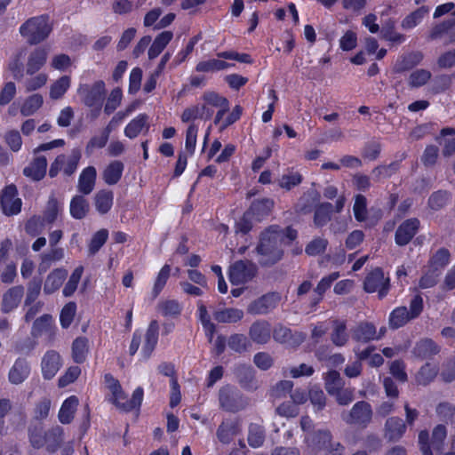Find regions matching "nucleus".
<instances>
[{
  "label": "nucleus",
  "instance_id": "nucleus-1",
  "mask_svg": "<svg viewBox=\"0 0 455 455\" xmlns=\"http://www.w3.org/2000/svg\"><path fill=\"white\" fill-rule=\"evenodd\" d=\"M104 383L108 390L110 392L108 401L117 409L124 411H130L140 406L144 395L142 387H137L134 390L132 398L129 399L123 390L118 379L114 378L112 374L107 373L104 375Z\"/></svg>",
  "mask_w": 455,
  "mask_h": 455
},
{
  "label": "nucleus",
  "instance_id": "nucleus-2",
  "mask_svg": "<svg viewBox=\"0 0 455 455\" xmlns=\"http://www.w3.org/2000/svg\"><path fill=\"white\" fill-rule=\"evenodd\" d=\"M281 236L282 234L277 226H272L262 233L259 243L256 248L260 256V264L272 265L282 259L283 251L281 247Z\"/></svg>",
  "mask_w": 455,
  "mask_h": 455
},
{
  "label": "nucleus",
  "instance_id": "nucleus-3",
  "mask_svg": "<svg viewBox=\"0 0 455 455\" xmlns=\"http://www.w3.org/2000/svg\"><path fill=\"white\" fill-rule=\"evenodd\" d=\"M52 30L49 17L36 16L26 20L20 28L21 36L29 44H38L44 41Z\"/></svg>",
  "mask_w": 455,
  "mask_h": 455
},
{
  "label": "nucleus",
  "instance_id": "nucleus-4",
  "mask_svg": "<svg viewBox=\"0 0 455 455\" xmlns=\"http://www.w3.org/2000/svg\"><path fill=\"white\" fill-rule=\"evenodd\" d=\"M77 93L81 97L82 102L92 108L90 116L92 119L99 116L103 100L106 96L105 83L101 80L96 81L92 85L80 84Z\"/></svg>",
  "mask_w": 455,
  "mask_h": 455
},
{
  "label": "nucleus",
  "instance_id": "nucleus-5",
  "mask_svg": "<svg viewBox=\"0 0 455 455\" xmlns=\"http://www.w3.org/2000/svg\"><path fill=\"white\" fill-rule=\"evenodd\" d=\"M80 159L81 152L79 149H73L69 156H58L51 164L49 170L50 177L57 176L60 172H63L68 176L72 175L76 171Z\"/></svg>",
  "mask_w": 455,
  "mask_h": 455
},
{
  "label": "nucleus",
  "instance_id": "nucleus-6",
  "mask_svg": "<svg viewBox=\"0 0 455 455\" xmlns=\"http://www.w3.org/2000/svg\"><path fill=\"white\" fill-rule=\"evenodd\" d=\"M305 442L310 451L324 449L327 450L329 455H341L342 453L343 448L339 443H337L334 449L328 450L331 442V434L326 430H319L315 433L307 435Z\"/></svg>",
  "mask_w": 455,
  "mask_h": 455
},
{
  "label": "nucleus",
  "instance_id": "nucleus-7",
  "mask_svg": "<svg viewBox=\"0 0 455 455\" xmlns=\"http://www.w3.org/2000/svg\"><path fill=\"white\" fill-rule=\"evenodd\" d=\"M387 332V328L382 326L379 330L370 322H361L352 329V338L354 340L361 343H367L373 340H379Z\"/></svg>",
  "mask_w": 455,
  "mask_h": 455
},
{
  "label": "nucleus",
  "instance_id": "nucleus-8",
  "mask_svg": "<svg viewBox=\"0 0 455 455\" xmlns=\"http://www.w3.org/2000/svg\"><path fill=\"white\" fill-rule=\"evenodd\" d=\"M257 273V267L251 261L239 260L229 268V280L233 284L245 283L251 281Z\"/></svg>",
  "mask_w": 455,
  "mask_h": 455
},
{
  "label": "nucleus",
  "instance_id": "nucleus-9",
  "mask_svg": "<svg viewBox=\"0 0 455 455\" xmlns=\"http://www.w3.org/2000/svg\"><path fill=\"white\" fill-rule=\"evenodd\" d=\"M388 278L385 276L380 268L372 270L364 280V291L366 292H378L379 298H384L388 291Z\"/></svg>",
  "mask_w": 455,
  "mask_h": 455
},
{
  "label": "nucleus",
  "instance_id": "nucleus-10",
  "mask_svg": "<svg viewBox=\"0 0 455 455\" xmlns=\"http://www.w3.org/2000/svg\"><path fill=\"white\" fill-rule=\"evenodd\" d=\"M371 406L364 401L355 403L350 412L343 417L347 423L362 427H366L371 422Z\"/></svg>",
  "mask_w": 455,
  "mask_h": 455
},
{
  "label": "nucleus",
  "instance_id": "nucleus-11",
  "mask_svg": "<svg viewBox=\"0 0 455 455\" xmlns=\"http://www.w3.org/2000/svg\"><path fill=\"white\" fill-rule=\"evenodd\" d=\"M0 204L5 215H14L20 212L21 200L18 197L15 186L10 185L2 191Z\"/></svg>",
  "mask_w": 455,
  "mask_h": 455
},
{
  "label": "nucleus",
  "instance_id": "nucleus-12",
  "mask_svg": "<svg viewBox=\"0 0 455 455\" xmlns=\"http://www.w3.org/2000/svg\"><path fill=\"white\" fill-rule=\"evenodd\" d=\"M62 366L61 357L55 350H48L41 360V370L44 379H52Z\"/></svg>",
  "mask_w": 455,
  "mask_h": 455
},
{
  "label": "nucleus",
  "instance_id": "nucleus-13",
  "mask_svg": "<svg viewBox=\"0 0 455 455\" xmlns=\"http://www.w3.org/2000/svg\"><path fill=\"white\" fill-rule=\"evenodd\" d=\"M281 297L278 293H268L253 301L248 307V313L251 315H265L277 307Z\"/></svg>",
  "mask_w": 455,
  "mask_h": 455
},
{
  "label": "nucleus",
  "instance_id": "nucleus-14",
  "mask_svg": "<svg viewBox=\"0 0 455 455\" xmlns=\"http://www.w3.org/2000/svg\"><path fill=\"white\" fill-rule=\"evenodd\" d=\"M30 373L29 362L25 358L19 357L9 370L8 380L12 385H20L29 377Z\"/></svg>",
  "mask_w": 455,
  "mask_h": 455
},
{
  "label": "nucleus",
  "instance_id": "nucleus-15",
  "mask_svg": "<svg viewBox=\"0 0 455 455\" xmlns=\"http://www.w3.org/2000/svg\"><path fill=\"white\" fill-rule=\"evenodd\" d=\"M419 227L418 219H410L403 221L395 232V243L400 245L407 244L416 235Z\"/></svg>",
  "mask_w": 455,
  "mask_h": 455
},
{
  "label": "nucleus",
  "instance_id": "nucleus-16",
  "mask_svg": "<svg viewBox=\"0 0 455 455\" xmlns=\"http://www.w3.org/2000/svg\"><path fill=\"white\" fill-rule=\"evenodd\" d=\"M159 325L156 320L149 323L145 333L144 343L141 348V354L145 359L152 355L158 341Z\"/></svg>",
  "mask_w": 455,
  "mask_h": 455
},
{
  "label": "nucleus",
  "instance_id": "nucleus-17",
  "mask_svg": "<svg viewBox=\"0 0 455 455\" xmlns=\"http://www.w3.org/2000/svg\"><path fill=\"white\" fill-rule=\"evenodd\" d=\"M201 99L203 102L199 104V107L204 109V116H205V120L211 119L213 116L214 109L221 106L227 100L224 96L212 91L204 92Z\"/></svg>",
  "mask_w": 455,
  "mask_h": 455
},
{
  "label": "nucleus",
  "instance_id": "nucleus-18",
  "mask_svg": "<svg viewBox=\"0 0 455 455\" xmlns=\"http://www.w3.org/2000/svg\"><path fill=\"white\" fill-rule=\"evenodd\" d=\"M48 57V51L45 48L38 47L32 51L27 60L26 72L28 75H33L39 71L46 63Z\"/></svg>",
  "mask_w": 455,
  "mask_h": 455
},
{
  "label": "nucleus",
  "instance_id": "nucleus-19",
  "mask_svg": "<svg viewBox=\"0 0 455 455\" xmlns=\"http://www.w3.org/2000/svg\"><path fill=\"white\" fill-rule=\"evenodd\" d=\"M149 129V117L147 114H140L132 119L124 128V135L129 139L138 137Z\"/></svg>",
  "mask_w": 455,
  "mask_h": 455
},
{
  "label": "nucleus",
  "instance_id": "nucleus-20",
  "mask_svg": "<svg viewBox=\"0 0 455 455\" xmlns=\"http://www.w3.org/2000/svg\"><path fill=\"white\" fill-rule=\"evenodd\" d=\"M23 295L24 289L22 286H13L10 288L3 295L2 311L6 314L14 310L20 303Z\"/></svg>",
  "mask_w": 455,
  "mask_h": 455
},
{
  "label": "nucleus",
  "instance_id": "nucleus-21",
  "mask_svg": "<svg viewBox=\"0 0 455 455\" xmlns=\"http://www.w3.org/2000/svg\"><path fill=\"white\" fill-rule=\"evenodd\" d=\"M249 336L253 342L259 344L267 343L271 337V326L264 320L256 321L249 330Z\"/></svg>",
  "mask_w": 455,
  "mask_h": 455
},
{
  "label": "nucleus",
  "instance_id": "nucleus-22",
  "mask_svg": "<svg viewBox=\"0 0 455 455\" xmlns=\"http://www.w3.org/2000/svg\"><path fill=\"white\" fill-rule=\"evenodd\" d=\"M97 171L93 166L84 168L78 178L77 189L83 195H89L95 187Z\"/></svg>",
  "mask_w": 455,
  "mask_h": 455
},
{
  "label": "nucleus",
  "instance_id": "nucleus-23",
  "mask_svg": "<svg viewBox=\"0 0 455 455\" xmlns=\"http://www.w3.org/2000/svg\"><path fill=\"white\" fill-rule=\"evenodd\" d=\"M68 272L64 268H55L46 276L44 284V292L52 294L60 289L67 278Z\"/></svg>",
  "mask_w": 455,
  "mask_h": 455
},
{
  "label": "nucleus",
  "instance_id": "nucleus-24",
  "mask_svg": "<svg viewBox=\"0 0 455 455\" xmlns=\"http://www.w3.org/2000/svg\"><path fill=\"white\" fill-rule=\"evenodd\" d=\"M406 431V424L398 417L388 418L385 424V436L390 441L400 439Z\"/></svg>",
  "mask_w": 455,
  "mask_h": 455
},
{
  "label": "nucleus",
  "instance_id": "nucleus-25",
  "mask_svg": "<svg viewBox=\"0 0 455 455\" xmlns=\"http://www.w3.org/2000/svg\"><path fill=\"white\" fill-rule=\"evenodd\" d=\"M47 160L44 156L36 157L26 168L23 173L33 180H42L46 173Z\"/></svg>",
  "mask_w": 455,
  "mask_h": 455
},
{
  "label": "nucleus",
  "instance_id": "nucleus-26",
  "mask_svg": "<svg viewBox=\"0 0 455 455\" xmlns=\"http://www.w3.org/2000/svg\"><path fill=\"white\" fill-rule=\"evenodd\" d=\"M172 38L173 33L172 31H163L158 34L148 48V59L154 60L159 56Z\"/></svg>",
  "mask_w": 455,
  "mask_h": 455
},
{
  "label": "nucleus",
  "instance_id": "nucleus-27",
  "mask_svg": "<svg viewBox=\"0 0 455 455\" xmlns=\"http://www.w3.org/2000/svg\"><path fill=\"white\" fill-rule=\"evenodd\" d=\"M124 165L121 161L115 160L110 162L102 172V179L108 185H115L122 178Z\"/></svg>",
  "mask_w": 455,
  "mask_h": 455
},
{
  "label": "nucleus",
  "instance_id": "nucleus-28",
  "mask_svg": "<svg viewBox=\"0 0 455 455\" xmlns=\"http://www.w3.org/2000/svg\"><path fill=\"white\" fill-rule=\"evenodd\" d=\"M349 339L345 321L336 320L333 322L331 340L337 347L345 346Z\"/></svg>",
  "mask_w": 455,
  "mask_h": 455
},
{
  "label": "nucleus",
  "instance_id": "nucleus-29",
  "mask_svg": "<svg viewBox=\"0 0 455 455\" xmlns=\"http://www.w3.org/2000/svg\"><path fill=\"white\" fill-rule=\"evenodd\" d=\"M64 250L60 247H52V249L40 255L39 271H46L50 266L57 261L61 260L64 258Z\"/></svg>",
  "mask_w": 455,
  "mask_h": 455
},
{
  "label": "nucleus",
  "instance_id": "nucleus-30",
  "mask_svg": "<svg viewBox=\"0 0 455 455\" xmlns=\"http://www.w3.org/2000/svg\"><path fill=\"white\" fill-rule=\"evenodd\" d=\"M114 194L109 190H100L95 194L94 204L96 210L100 214H105L109 212L113 205Z\"/></svg>",
  "mask_w": 455,
  "mask_h": 455
},
{
  "label": "nucleus",
  "instance_id": "nucleus-31",
  "mask_svg": "<svg viewBox=\"0 0 455 455\" xmlns=\"http://www.w3.org/2000/svg\"><path fill=\"white\" fill-rule=\"evenodd\" d=\"M429 12V9L427 6H421L414 12L408 14L402 21L401 27L405 30L412 29L420 24L423 19Z\"/></svg>",
  "mask_w": 455,
  "mask_h": 455
},
{
  "label": "nucleus",
  "instance_id": "nucleus-32",
  "mask_svg": "<svg viewBox=\"0 0 455 455\" xmlns=\"http://www.w3.org/2000/svg\"><path fill=\"white\" fill-rule=\"evenodd\" d=\"M53 325V318L51 315L45 314L37 318L32 326L31 335L34 338H37L44 333L52 334V329Z\"/></svg>",
  "mask_w": 455,
  "mask_h": 455
},
{
  "label": "nucleus",
  "instance_id": "nucleus-33",
  "mask_svg": "<svg viewBox=\"0 0 455 455\" xmlns=\"http://www.w3.org/2000/svg\"><path fill=\"white\" fill-rule=\"evenodd\" d=\"M77 405L78 399L75 395L67 398L59 411L60 421L63 424L69 423L74 417Z\"/></svg>",
  "mask_w": 455,
  "mask_h": 455
},
{
  "label": "nucleus",
  "instance_id": "nucleus-34",
  "mask_svg": "<svg viewBox=\"0 0 455 455\" xmlns=\"http://www.w3.org/2000/svg\"><path fill=\"white\" fill-rule=\"evenodd\" d=\"M389 326L392 329H398L412 320L406 307H398L389 315Z\"/></svg>",
  "mask_w": 455,
  "mask_h": 455
},
{
  "label": "nucleus",
  "instance_id": "nucleus-35",
  "mask_svg": "<svg viewBox=\"0 0 455 455\" xmlns=\"http://www.w3.org/2000/svg\"><path fill=\"white\" fill-rule=\"evenodd\" d=\"M89 212V204L83 196H75L70 202V214L74 219L81 220Z\"/></svg>",
  "mask_w": 455,
  "mask_h": 455
},
{
  "label": "nucleus",
  "instance_id": "nucleus-36",
  "mask_svg": "<svg viewBox=\"0 0 455 455\" xmlns=\"http://www.w3.org/2000/svg\"><path fill=\"white\" fill-rule=\"evenodd\" d=\"M324 387L329 395L335 394L344 386L339 371L331 370L323 375Z\"/></svg>",
  "mask_w": 455,
  "mask_h": 455
},
{
  "label": "nucleus",
  "instance_id": "nucleus-37",
  "mask_svg": "<svg viewBox=\"0 0 455 455\" xmlns=\"http://www.w3.org/2000/svg\"><path fill=\"white\" fill-rule=\"evenodd\" d=\"M239 432L238 425L232 421H224L219 427L217 436L223 443H229Z\"/></svg>",
  "mask_w": 455,
  "mask_h": 455
},
{
  "label": "nucleus",
  "instance_id": "nucleus-38",
  "mask_svg": "<svg viewBox=\"0 0 455 455\" xmlns=\"http://www.w3.org/2000/svg\"><path fill=\"white\" fill-rule=\"evenodd\" d=\"M234 64L228 63L222 60L211 59L204 61H200L196 65V71L198 72H216L224 69H228L233 67Z\"/></svg>",
  "mask_w": 455,
  "mask_h": 455
},
{
  "label": "nucleus",
  "instance_id": "nucleus-39",
  "mask_svg": "<svg viewBox=\"0 0 455 455\" xmlns=\"http://www.w3.org/2000/svg\"><path fill=\"white\" fill-rule=\"evenodd\" d=\"M44 103V98L39 93H35L28 97L23 102L20 112L23 116H28L36 113Z\"/></svg>",
  "mask_w": 455,
  "mask_h": 455
},
{
  "label": "nucleus",
  "instance_id": "nucleus-40",
  "mask_svg": "<svg viewBox=\"0 0 455 455\" xmlns=\"http://www.w3.org/2000/svg\"><path fill=\"white\" fill-rule=\"evenodd\" d=\"M71 84L70 77L68 76H63L57 79L50 88V97L52 100H59L63 97V95L69 89Z\"/></svg>",
  "mask_w": 455,
  "mask_h": 455
},
{
  "label": "nucleus",
  "instance_id": "nucleus-41",
  "mask_svg": "<svg viewBox=\"0 0 455 455\" xmlns=\"http://www.w3.org/2000/svg\"><path fill=\"white\" fill-rule=\"evenodd\" d=\"M88 354V340L85 338H77L72 344V357L77 363L85 361Z\"/></svg>",
  "mask_w": 455,
  "mask_h": 455
},
{
  "label": "nucleus",
  "instance_id": "nucleus-42",
  "mask_svg": "<svg viewBox=\"0 0 455 455\" xmlns=\"http://www.w3.org/2000/svg\"><path fill=\"white\" fill-rule=\"evenodd\" d=\"M243 317V312L238 308H226L215 312L214 318L220 323H236Z\"/></svg>",
  "mask_w": 455,
  "mask_h": 455
},
{
  "label": "nucleus",
  "instance_id": "nucleus-43",
  "mask_svg": "<svg viewBox=\"0 0 455 455\" xmlns=\"http://www.w3.org/2000/svg\"><path fill=\"white\" fill-rule=\"evenodd\" d=\"M413 352L419 357L427 358L437 354L439 348L433 340L424 339L417 343Z\"/></svg>",
  "mask_w": 455,
  "mask_h": 455
},
{
  "label": "nucleus",
  "instance_id": "nucleus-44",
  "mask_svg": "<svg viewBox=\"0 0 455 455\" xmlns=\"http://www.w3.org/2000/svg\"><path fill=\"white\" fill-rule=\"evenodd\" d=\"M302 180L303 177L299 172L288 171L281 176L278 180V185L285 190H291V188L299 186Z\"/></svg>",
  "mask_w": 455,
  "mask_h": 455
},
{
  "label": "nucleus",
  "instance_id": "nucleus-45",
  "mask_svg": "<svg viewBox=\"0 0 455 455\" xmlns=\"http://www.w3.org/2000/svg\"><path fill=\"white\" fill-rule=\"evenodd\" d=\"M83 273L84 267L82 266H79L74 269L62 291V293L65 297H70L75 293L78 283H80Z\"/></svg>",
  "mask_w": 455,
  "mask_h": 455
},
{
  "label": "nucleus",
  "instance_id": "nucleus-46",
  "mask_svg": "<svg viewBox=\"0 0 455 455\" xmlns=\"http://www.w3.org/2000/svg\"><path fill=\"white\" fill-rule=\"evenodd\" d=\"M157 310L165 317L177 316L181 312V307L177 300L166 299L158 303Z\"/></svg>",
  "mask_w": 455,
  "mask_h": 455
},
{
  "label": "nucleus",
  "instance_id": "nucleus-47",
  "mask_svg": "<svg viewBox=\"0 0 455 455\" xmlns=\"http://www.w3.org/2000/svg\"><path fill=\"white\" fill-rule=\"evenodd\" d=\"M46 448L49 451L54 452L59 448L63 440V429L60 427H55L47 431Z\"/></svg>",
  "mask_w": 455,
  "mask_h": 455
},
{
  "label": "nucleus",
  "instance_id": "nucleus-48",
  "mask_svg": "<svg viewBox=\"0 0 455 455\" xmlns=\"http://www.w3.org/2000/svg\"><path fill=\"white\" fill-rule=\"evenodd\" d=\"M328 244L329 242L326 238L315 237L306 245L305 252L308 256L320 255L326 251Z\"/></svg>",
  "mask_w": 455,
  "mask_h": 455
},
{
  "label": "nucleus",
  "instance_id": "nucleus-49",
  "mask_svg": "<svg viewBox=\"0 0 455 455\" xmlns=\"http://www.w3.org/2000/svg\"><path fill=\"white\" fill-rule=\"evenodd\" d=\"M171 273V267L169 265H164L159 271L153 289H152V296L153 299H156L160 292L163 291L164 287L165 286L167 280L170 276Z\"/></svg>",
  "mask_w": 455,
  "mask_h": 455
},
{
  "label": "nucleus",
  "instance_id": "nucleus-50",
  "mask_svg": "<svg viewBox=\"0 0 455 455\" xmlns=\"http://www.w3.org/2000/svg\"><path fill=\"white\" fill-rule=\"evenodd\" d=\"M26 55V49H21L9 63V68L16 79H20L23 76V60Z\"/></svg>",
  "mask_w": 455,
  "mask_h": 455
},
{
  "label": "nucleus",
  "instance_id": "nucleus-51",
  "mask_svg": "<svg viewBox=\"0 0 455 455\" xmlns=\"http://www.w3.org/2000/svg\"><path fill=\"white\" fill-rule=\"evenodd\" d=\"M422 57L419 53H411L406 56H403L400 60H398L395 65V71L397 73L403 72L407 69L411 68L421 60Z\"/></svg>",
  "mask_w": 455,
  "mask_h": 455
},
{
  "label": "nucleus",
  "instance_id": "nucleus-52",
  "mask_svg": "<svg viewBox=\"0 0 455 455\" xmlns=\"http://www.w3.org/2000/svg\"><path fill=\"white\" fill-rule=\"evenodd\" d=\"M204 112V108L199 107V104L189 106L183 110L180 115V119L183 123L193 124L196 119H205Z\"/></svg>",
  "mask_w": 455,
  "mask_h": 455
},
{
  "label": "nucleus",
  "instance_id": "nucleus-53",
  "mask_svg": "<svg viewBox=\"0 0 455 455\" xmlns=\"http://www.w3.org/2000/svg\"><path fill=\"white\" fill-rule=\"evenodd\" d=\"M437 371L435 365L427 363L418 372L416 380L420 385H427L435 378Z\"/></svg>",
  "mask_w": 455,
  "mask_h": 455
},
{
  "label": "nucleus",
  "instance_id": "nucleus-54",
  "mask_svg": "<svg viewBox=\"0 0 455 455\" xmlns=\"http://www.w3.org/2000/svg\"><path fill=\"white\" fill-rule=\"evenodd\" d=\"M62 209L63 203L59 202L53 196H52L49 198L44 211V219L50 223L53 222Z\"/></svg>",
  "mask_w": 455,
  "mask_h": 455
},
{
  "label": "nucleus",
  "instance_id": "nucleus-55",
  "mask_svg": "<svg viewBox=\"0 0 455 455\" xmlns=\"http://www.w3.org/2000/svg\"><path fill=\"white\" fill-rule=\"evenodd\" d=\"M198 315L206 335L209 337L211 341L214 334L215 326L211 322V317L207 312L206 307L203 303H199L198 305Z\"/></svg>",
  "mask_w": 455,
  "mask_h": 455
},
{
  "label": "nucleus",
  "instance_id": "nucleus-56",
  "mask_svg": "<svg viewBox=\"0 0 455 455\" xmlns=\"http://www.w3.org/2000/svg\"><path fill=\"white\" fill-rule=\"evenodd\" d=\"M451 259V254L447 249H439L431 258L430 266L435 270L445 267Z\"/></svg>",
  "mask_w": 455,
  "mask_h": 455
},
{
  "label": "nucleus",
  "instance_id": "nucleus-57",
  "mask_svg": "<svg viewBox=\"0 0 455 455\" xmlns=\"http://www.w3.org/2000/svg\"><path fill=\"white\" fill-rule=\"evenodd\" d=\"M431 76V72L427 69H416L410 75L409 84L411 87L423 86L430 80Z\"/></svg>",
  "mask_w": 455,
  "mask_h": 455
},
{
  "label": "nucleus",
  "instance_id": "nucleus-58",
  "mask_svg": "<svg viewBox=\"0 0 455 455\" xmlns=\"http://www.w3.org/2000/svg\"><path fill=\"white\" fill-rule=\"evenodd\" d=\"M76 312V304L68 302L61 309L60 321L63 328H68L72 323Z\"/></svg>",
  "mask_w": 455,
  "mask_h": 455
},
{
  "label": "nucleus",
  "instance_id": "nucleus-59",
  "mask_svg": "<svg viewBox=\"0 0 455 455\" xmlns=\"http://www.w3.org/2000/svg\"><path fill=\"white\" fill-rule=\"evenodd\" d=\"M265 434L261 427L251 425L249 428L248 443L251 447L258 448L264 443Z\"/></svg>",
  "mask_w": 455,
  "mask_h": 455
},
{
  "label": "nucleus",
  "instance_id": "nucleus-60",
  "mask_svg": "<svg viewBox=\"0 0 455 455\" xmlns=\"http://www.w3.org/2000/svg\"><path fill=\"white\" fill-rule=\"evenodd\" d=\"M332 212V204L330 203H324L320 204L315 212V223L316 226H323L327 221H329L331 218V213Z\"/></svg>",
  "mask_w": 455,
  "mask_h": 455
},
{
  "label": "nucleus",
  "instance_id": "nucleus-61",
  "mask_svg": "<svg viewBox=\"0 0 455 455\" xmlns=\"http://www.w3.org/2000/svg\"><path fill=\"white\" fill-rule=\"evenodd\" d=\"M339 277V272H333L324 277H323L318 283L316 288L315 289V292L317 293L318 299L317 301H320L323 299V293L331 287V283L336 281Z\"/></svg>",
  "mask_w": 455,
  "mask_h": 455
},
{
  "label": "nucleus",
  "instance_id": "nucleus-62",
  "mask_svg": "<svg viewBox=\"0 0 455 455\" xmlns=\"http://www.w3.org/2000/svg\"><path fill=\"white\" fill-rule=\"evenodd\" d=\"M354 214L358 221H363L367 218V202L362 195H357L355 198L353 207Z\"/></svg>",
  "mask_w": 455,
  "mask_h": 455
},
{
  "label": "nucleus",
  "instance_id": "nucleus-63",
  "mask_svg": "<svg viewBox=\"0 0 455 455\" xmlns=\"http://www.w3.org/2000/svg\"><path fill=\"white\" fill-rule=\"evenodd\" d=\"M108 237V232L107 229H100L96 232L89 243L90 253L95 254L106 243Z\"/></svg>",
  "mask_w": 455,
  "mask_h": 455
},
{
  "label": "nucleus",
  "instance_id": "nucleus-64",
  "mask_svg": "<svg viewBox=\"0 0 455 455\" xmlns=\"http://www.w3.org/2000/svg\"><path fill=\"white\" fill-rule=\"evenodd\" d=\"M122 97H123V94H122L121 89L116 88V89L112 90L108 98L107 103L104 108V111L108 115L114 112L117 108V107L121 104Z\"/></svg>",
  "mask_w": 455,
  "mask_h": 455
}]
</instances>
